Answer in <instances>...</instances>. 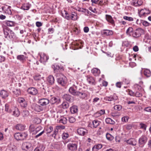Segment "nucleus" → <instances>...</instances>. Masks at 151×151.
<instances>
[{"instance_id":"24","label":"nucleus","mask_w":151,"mask_h":151,"mask_svg":"<svg viewBox=\"0 0 151 151\" xmlns=\"http://www.w3.org/2000/svg\"><path fill=\"white\" fill-rule=\"evenodd\" d=\"M106 20L108 22H109L112 24H114V20L111 15L106 14Z\"/></svg>"},{"instance_id":"47","label":"nucleus","mask_w":151,"mask_h":151,"mask_svg":"<svg viewBox=\"0 0 151 151\" xmlns=\"http://www.w3.org/2000/svg\"><path fill=\"white\" fill-rule=\"evenodd\" d=\"M123 18L124 19L128 20L129 21H132L133 20V18L132 17L124 16V17Z\"/></svg>"},{"instance_id":"36","label":"nucleus","mask_w":151,"mask_h":151,"mask_svg":"<svg viewBox=\"0 0 151 151\" xmlns=\"http://www.w3.org/2000/svg\"><path fill=\"white\" fill-rule=\"evenodd\" d=\"M106 139L109 141L112 140L114 138V137L110 134L107 133L106 134Z\"/></svg>"},{"instance_id":"22","label":"nucleus","mask_w":151,"mask_h":151,"mask_svg":"<svg viewBox=\"0 0 151 151\" xmlns=\"http://www.w3.org/2000/svg\"><path fill=\"white\" fill-rule=\"evenodd\" d=\"M102 147V145L99 144L95 145L92 148V151H99V150Z\"/></svg>"},{"instance_id":"13","label":"nucleus","mask_w":151,"mask_h":151,"mask_svg":"<svg viewBox=\"0 0 151 151\" xmlns=\"http://www.w3.org/2000/svg\"><path fill=\"white\" fill-rule=\"evenodd\" d=\"M52 67L55 73H60L63 70V69L62 68L60 67L58 65L56 64L53 65Z\"/></svg>"},{"instance_id":"11","label":"nucleus","mask_w":151,"mask_h":151,"mask_svg":"<svg viewBox=\"0 0 151 151\" xmlns=\"http://www.w3.org/2000/svg\"><path fill=\"white\" fill-rule=\"evenodd\" d=\"M50 102L52 104H58L60 102V99L58 98L55 97H52L50 99Z\"/></svg>"},{"instance_id":"7","label":"nucleus","mask_w":151,"mask_h":151,"mask_svg":"<svg viewBox=\"0 0 151 151\" xmlns=\"http://www.w3.org/2000/svg\"><path fill=\"white\" fill-rule=\"evenodd\" d=\"M144 33L143 30L140 28L137 29L132 34L133 36L135 38L139 37Z\"/></svg>"},{"instance_id":"21","label":"nucleus","mask_w":151,"mask_h":151,"mask_svg":"<svg viewBox=\"0 0 151 151\" xmlns=\"http://www.w3.org/2000/svg\"><path fill=\"white\" fill-rule=\"evenodd\" d=\"M25 126L21 124H17L15 127L16 129L19 130L21 131H23L25 130Z\"/></svg>"},{"instance_id":"42","label":"nucleus","mask_w":151,"mask_h":151,"mask_svg":"<svg viewBox=\"0 0 151 151\" xmlns=\"http://www.w3.org/2000/svg\"><path fill=\"white\" fill-rule=\"evenodd\" d=\"M141 22L142 23V24L145 27L148 26L150 24L147 21L142 20H141Z\"/></svg>"},{"instance_id":"63","label":"nucleus","mask_w":151,"mask_h":151,"mask_svg":"<svg viewBox=\"0 0 151 151\" xmlns=\"http://www.w3.org/2000/svg\"><path fill=\"white\" fill-rule=\"evenodd\" d=\"M42 129V127H39L35 129V130L36 131V132L38 133L39 131H40Z\"/></svg>"},{"instance_id":"23","label":"nucleus","mask_w":151,"mask_h":151,"mask_svg":"<svg viewBox=\"0 0 151 151\" xmlns=\"http://www.w3.org/2000/svg\"><path fill=\"white\" fill-rule=\"evenodd\" d=\"M70 111L72 114H75L78 111V108L76 106H73L70 108Z\"/></svg>"},{"instance_id":"60","label":"nucleus","mask_w":151,"mask_h":151,"mask_svg":"<svg viewBox=\"0 0 151 151\" xmlns=\"http://www.w3.org/2000/svg\"><path fill=\"white\" fill-rule=\"evenodd\" d=\"M144 110L147 111L151 112V107H148L145 108Z\"/></svg>"},{"instance_id":"5","label":"nucleus","mask_w":151,"mask_h":151,"mask_svg":"<svg viewBox=\"0 0 151 151\" xmlns=\"http://www.w3.org/2000/svg\"><path fill=\"white\" fill-rule=\"evenodd\" d=\"M147 140V138L145 135H142L139 139L138 140V144L139 146L140 147H142L146 143Z\"/></svg>"},{"instance_id":"58","label":"nucleus","mask_w":151,"mask_h":151,"mask_svg":"<svg viewBox=\"0 0 151 151\" xmlns=\"http://www.w3.org/2000/svg\"><path fill=\"white\" fill-rule=\"evenodd\" d=\"M89 10L91 11L92 12H93L94 13H97V12L96 11V9L95 8L93 9L92 7H89Z\"/></svg>"},{"instance_id":"51","label":"nucleus","mask_w":151,"mask_h":151,"mask_svg":"<svg viewBox=\"0 0 151 151\" xmlns=\"http://www.w3.org/2000/svg\"><path fill=\"white\" fill-rule=\"evenodd\" d=\"M42 95L44 96H47V93H48V91H46L45 90L44 88H43V89L42 91Z\"/></svg>"},{"instance_id":"8","label":"nucleus","mask_w":151,"mask_h":151,"mask_svg":"<svg viewBox=\"0 0 151 151\" xmlns=\"http://www.w3.org/2000/svg\"><path fill=\"white\" fill-rule=\"evenodd\" d=\"M50 103V101L47 99L43 98L39 100V103L42 106H46Z\"/></svg>"},{"instance_id":"54","label":"nucleus","mask_w":151,"mask_h":151,"mask_svg":"<svg viewBox=\"0 0 151 151\" xmlns=\"http://www.w3.org/2000/svg\"><path fill=\"white\" fill-rule=\"evenodd\" d=\"M35 129L34 125H31L29 127V130L31 132H32L34 131V130H35Z\"/></svg>"},{"instance_id":"34","label":"nucleus","mask_w":151,"mask_h":151,"mask_svg":"<svg viewBox=\"0 0 151 151\" xmlns=\"http://www.w3.org/2000/svg\"><path fill=\"white\" fill-rule=\"evenodd\" d=\"M14 94L16 96H17L20 94V91L19 89H16L13 91Z\"/></svg>"},{"instance_id":"1","label":"nucleus","mask_w":151,"mask_h":151,"mask_svg":"<svg viewBox=\"0 0 151 151\" xmlns=\"http://www.w3.org/2000/svg\"><path fill=\"white\" fill-rule=\"evenodd\" d=\"M69 92L74 95L78 96L81 98L84 99L86 96V92L85 91H77L73 87H70L69 89Z\"/></svg>"},{"instance_id":"41","label":"nucleus","mask_w":151,"mask_h":151,"mask_svg":"<svg viewBox=\"0 0 151 151\" xmlns=\"http://www.w3.org/2000/svg\"><path fill=\"white\" fill-rule=\"evenodd\" d=\"M134 86L136 89L138 90L139 91H141L142 89V86L138 85V84H135L134 85Z\"/></svg>"},{"instance_id":"3","label":"nucleus","mask_w":151,"mask_h":151,"mask_svg":"<svg viewBox=\"0 0 151 151\" xmlns=\"http://www.w3.org/2000/svg\"><path fill=\"white\" fill-rule=\"evenodd\" d=\"M27 135V134L25 132L16 133L14 134V137L17 140H22L24 139Z\"/></svg>"},{"instance_id":"17","label":"nucleus","mask_w":151,"mask_h":151,"mask_svg":"<svg viewBox=\"0 0 151 151\" xmlns=\"http://www.w3.org/2000/svg\"><path fill=\"white\" fill-rule=\"evenodd\" d=\"M150 12L149 10H147L146 9H141L139 13V15L140 17L142 16H145V14H150Z\"/></svg>"},{"instance_id":"45","label":"nucleus","mask_w":151,"mask_h":151,"mask_svg":"<svg viewBox=\"0 0 151 151\" xmlns=\"http://www.w3.org/2000/svg\"><path fill=\"white\" fill-rule=\"evenodd\" d=\"M69 136V134L68 133H64L62 134V138L63 139H66Z\"/></svg>"},{"instance_id":"59","label":"nucleus","mask_w":151,"mask_h":151,"mask_svg":"<svg viewBox=\"0 0 151 151\" xmlns=\"http://www.w3.org/2000/svg\"><path fill=\"white\" fill-rule=\"evenodd\" d=\"M9 105L6 104L5 105V111L7 112H10V110L9 109Z\"/></svg>"},{"instance_id":"26","label":"nucleus","mask_w":151,"mask_h":151,"mask_svg":"<svg viewBox=\"0 0 151 151\" xmlns=\"http://www.w3.org/2000/svg\"><path fill=\"white\" fill-rule=\"evenodd\" d=\"M144 75L147 78L150 77L151 76L150 71L148 69H145L144 72Z\"/></svg>"},{"instance_id":"20","label":"nucleus","mask_w":151,"mask_h":151,"mask_svg":"<svg viewBox=\"0 0 151 151\" xmlns=\"http://www.w3.org/2000/svg\"><path fill=\"white\" fill-rule=\"evenodd\" d=\"M47 81L49 84L52 85L54 83L55 81L54 77L52 75L49 76L47 78Z\"/></svg>"},{"instance_id":"18","label":"nucleus","mask_w":151,"mask_h":151,"mask_svg":"<svg viewBox=\"0 0 151 151\" xmlns=\"http://www.w3.org/2000/svg\"><path fill=\"white\" fill-rule=\"evenodd\" d=\"M67 147L69 150H74L76 149L77 146L75 144L69 143Z\"/></svg>"},{"instance_id":"37","label":"nucleus","mask_w":151,"mask_h":151,"mask_svg":"<svg viewBox=\"0 0 151 151\" xmlns=\"http://www.w3.org/2000/svg\"><path fill=\"white\" fill-rule=\"evenodd\" d=\"M100 122L97 120H95L93 122V127L94 128H96L99 124Z\"/></svg>"},{"instance_id":"30","label":"nucleus","mask_w":151,"mask_h":151,"mask_svg":"<svg viewBox=\"0 0 151 151\" xmlns=\"http://www.w3.org/2000/svg\"><path fill=\"white\" fill-rule=\"evenodd\" d=\"M133 29L132 27H129L126 31V33L127 35H130L132 33L134 32Z\"/></svg>"},{"instance_id":"38","label":"nucleus","mask_w":151,"mask_h":151,"mask_svg":"<svg viewBox=\"0 0 151 151\" xmlns=\"http://www.w3.org/2000/svg\"><path fill=\"white\" fill-rule=\"evenodd\" d=\"M114 108V109L115 110H117V111H119L122 109V107L121 105H117L115 106Z\"/></svg>"},{"instance_id":"2","label":"nucleus","mask_w":151,"mask_h":151,"mask_svg":"<svg viewBox=\"0 0 151 151\" xmlns=\"http://www.w3.org/2000/svg\"><path fill=\"white\" fill-rule=\"evenodd\" d=\"M58 83L62 86H64L66 83L67 79L66 77L63 74L60 73L57 78Z\"/></svg>"},{"instance_id":"46","label":"nucleus","mask_w":151,"mask_h":151,"mask_svg":"<svg viewBox=\"0 0 151 151\" xmlns=\"http://www.w3.org/2000/svg\"><path fill=\"white\" fill-rule=\"evenodd\" d=\"M53 129V128L52 126H50L47 129V134L50 133Z\"/></svg>"},{"instance_id":"53","label":"nucleus","mask_w":151,"mask_h":151,"mask_svg":"<svg viewBox=\"0 0 151 151\" xmlns=\"http://www.w3.org/2000/svg\"><path fill=\"white\" fill-rule=\"evenodd\" d=\"M69 121L70 123H73L75 121V118L73 117H70L69 118Z\"/></svg>"},{"instance_id":"39","label":"nucleus","mask_w":151,"mask_h":151,"mask_svg":"<svg viewBox=\"0 0 151 151\" xmlns=\"http://www.w3.org/2000/svg\"><path fill=\"white\" fill-rule=\"evenodd\" d=\"M104 33L106 35L109 36L112 35L113 34V32L112 30H106V32H104Z\"/></svg>"},{"instance_id":"9","label":"nucleus","mask_w":151,"mask_h":151,"mask_svg":"<svg viewBox=\"0 0 151 151\" xmlns=\"http://www.w3.org/2000/svg\"><path fill=\"white\" fill-rule=\"evenodd\" d=\"M118 99V97L116 95H114L110 96H106L104 98V100L105 101H111L116 100Z\"/></svg>"},{"instance_id":"33","label":"nucleus","mask_w":151,"mask_h":151,"mask_svg":"<svg viewBox=\"0 0 151 151\" xmlns=\"http://www.w3.org/2000/svg\"><path fill=\"white\" fill-rule=\"evenodd\" d=\"M106 123L113 124L115 123V122L112 120L111 118H108L106 119L105 120Z\"/></svg>"},{"instance_id":"4","label":"nucleus","mask_w":151,"mask_h":151,"mask_svg":"<svg viewBox=\"0 0 151 151\" xmlns=\"http://www.w3.org/2000/svg\"><path fill=\"white\" fill-rule=\"evenodd\" d=\"M22 148L23 150L26 151H32L33 149L31 143L27 142L22 143Z\"/></svg>"},{"instance_id":"16","label":"nucleus","mask_w":151,"mask_h":151,"mask_svg":"<svg viewBox=\"0 0 151 151\" xmlns=\"http://www.w3.org/2000/svg\"><path fill=\"white\" fill-rule=\"evenodd\" d=\"M127 142L129 145H131L133 146H135L137 144V141L134 138H130L127 140Z\"/></svg>"},{"instance_id":"19","label":"nucleus","mask_w":151,"mask_h":151,"mask_svg":"<svg viewBox=\"0 0 151 151\" xmlns=\"http://www.w3.org/2000/svg\"><path fill=\"white\" fill-rule=\"evenodd\" d=\"M87 81L89 83L92 85H95V80L94 78L91 76H87Z\"/></svg>"},{"instance_id":"49","label":"nucleus","mask_w":151,"mask_h":151,"mask_svg":"<svg viewBox=\"0 0 151 151\" xmlns=\"http://www.w3.org/2000/svg\"><path fill=\"white\" fill-rule=\"evenodd\" d=\"M78 11L79 12H87L89 14V11L87 9H85L82 8H79Z\"/></svg>"},{"instance_id":"31","label":"nucleus","mask_w":151,"mask_h":151,"mask_svg":"<svg viewBox=\"0 0 151 151\" xmlns=\"http://www.w3.org/2000/svg\"><path fill=\"white\" fill-rule=\"evenodd\" d=\"M67 119L66 118L62 117H61V119L59 120V122L60 123L63 124H66L67 122Z\"/></svg>"},{"instance_id":"50","label":"nucleus","mask_w":151,"mask_h":151,"mask_svg":"<svg viewBox=\"0 0 151 151\" xmlns=\"http://www.w3.org/2000/svg\"><path fill=\"white\" fill-rule=\"evenodd\" d=\"M58 132V130L57 129H55L53 133L52 134V136L54 137L55 139H56V136Z\"/></svg>"},{"instance_id":"6","label":"nucleus","mask_w":151,"mask_h":151,"mask_svg":"<svg viewBox=\"0 0 151 151\" xmlns=\"http://www.w3.org/2000/svg\"><path fill=\"white\" fill-rule=\"evenodd\" d=\"M5 37L8 39H11L14 36V32L12 30L5 29L4 31Z\"/></svg>"},{"instance_id":"10","label":"nucleus","mask_w":151,"mask_h":151,"mask_svg":"<svg viewBox=\"0 0 151 151\" xmlns=\"http://www.w3.org/2000/svg\"><path fill=\"white\" fill-rule=\"evenodd\" d=\"M27 92L33 95H36L38 92L37 90L33 87L29 88L27 90Z\"/></svg>"},{"instance_id":"35","label":"nucleus","mask_w":151,"mask_h":151,"mask_svg":"<svg viewBox=\"0 0 151 151\" xmlns=\"http://www.w3.org/2000/svg\"><path fill=\"white\" fill-rule=\"evenodd\" d=\"M26 57L23 55H18L17 57V59L20 61H23L25 60Z\"/></svg>"},{"instance_id":"55","label":"nucleus","mask_w":151,"mask_h":151,"mask_svg":"<svg viewBox=\"0 0 151 151\" xmlns=\"http://www.w3.org/2000/svg\"><path fill=\"white\" fill-rule=\"evenodd\" d=\"M27 102L25 101L21 104V106L24 108L26 107L27 106Z\"/></svg>"},{"instance_id":"57","label":"nucleus","mask_w":151,"mask_h":151,"mask_svg":"<svg viewBox=\"0 0 151 151\" xmlns=\"http://www.w3.org/2000/svg\"><path fill=\"white\" fill-rule=\"evenodd\" d=\"M70 18H71V19L73 20H75L76 19V16L74 14H71L70 15Z\"/></svg>"},{"instance_id":"14","label":"nucleus","mask_w":151,"mask_h":151,"mask_svg":"<svg viewBox=\"0 0 151 151\" xmlns=\"http://www.w3.org/2000/svg\"><path fill=\"white\" fill-rule=\"evenodd\" d=\"M63 98L64 99L70 102L73 101V97L69 94H64L63 96Z\"/></svg>"},{"instance_id":"25","label":"nucleus","mask_w":151,"mask_h":151,"mask_svg":"<svg viewBox=\"0 0 151 151\" xmlns=\"http://www.w3.org/2000/svg\"><path fill=\"white\" fill-rule=\"evenodd\" d=\"M91 72L96 76L99 75L100 73V70L97 68H94L92 69L91 70Z\"/></svg>"},{"instance_id":"40","label":"nucleus","mask_w":151,"mask_h":151,"mask_svg":"<svg viewBox=\"0 0 151 151\" xmlns=\"http://www.w3.org/2000/svg\"><path fill=\"white\" fill-rule=\"evenodd\" d=\"M62 106L64 109H66L69 107V104L67 102H64L62 103Z\"/></svg>"},{"instance_id":"29","label":"nucleus","mask_w":151,"mask_h":151,"mask_svg":"<svg viewBox=\"0 0 151 151\" xmlns=\"http://www.w3.org/2000/svg\"><path fill=\"white\" fill-rule=\"evenodd\" d=\"M13 114L14 116L16 117H18L19 115V112L18 109L17 108H15L14 109V111H13Z\"/></svg>"},{"instance_id":"32","label":"nucleus","mask_w":151,"mask_h":151,"mask_svg":"<svg viewBox=\"0 0 151 151\" xmlns=\"http://www.w3.org/2000/svg\"><path fill=\"white\" fill-rule=\"evenodd\" d=\"M48 56L45 54H43L42 56H41V59L43 62H46L48 59Z\"/></svg>"},{"instance_id":"12","label":"nucleus","mask_w":151,"mask_h":151,"mask_svg":"<svg viewBox=\"0 0 151 151\" xmlns=\"http://www.w3.org/2000/svg\"><path fill=\"white\" fill-rule=\"evenodd\" d=\"M77 132L81 136H84L87 133V131L86 129L82 128L78 129Z\"/></svg>"},{"instance_id":"15","label":"nucleus","mask_w":151,"mask_h":151,"mask_svg":"<svg viewBox=\"0 0 151 151\" xmlns=\"http://www.w3.org/2000/svg\"><path fill=\"white\" fill-rule=\"evenodd\" d=\"M0 94L2 99H5L8 96L9 93L5 90H1L0 91Z\"/></svg>"},{"instance_id":"27","label":"nucleus","mask_w":151,"mask_h":151,"mask_svg":"<svg viewBox=\"0 0 151 151\" xmlns=\"http://www.w3.org/2000/svg\"><path fill=\"white\" fill-rule=\"evenodd\" d=\"M4 23L7 26L9 27L14 26L15 24L14 22L11 21H6L4 22Z\"/></svg>"},{"instance_id":"44","label":"nucleus","mask_w":151,"mask_h":151,"mask_svg":"<svg viewBox=\"0 0 151 151\" xmlns=\"http://www.w3.org/2000/svg\"><path fill=\"white\" fill-rule=\"evenodd\" d=\"M29 111L27 110H23L22 113V114L23 116H27L29 115Z\"/></svg>"},{"instance_id":"61","label":"nucleus","mask_w":151,"mask_h":151,"mask_svg":"<svg viewBox=\"0 0 151 151\" xmlns=\"http://www.w3.org/2000/svg\"><path fill=\"white\" fill-rule=\"evenodd\" d=\"M48 33L49 34H52L54 31V29L53 28H49L48 29Z\"/></svg>"},{"instance_id":"62","label":"nucleus","mask_w":151,"mask_h":151,"mask_svg":"<svg viewBox=\"0 0 151 151\" xmlns=\"http://www.w3.org/2000/svg\"><path fill=\"white\" fill-rule=\"evenodd\" d=\"M18 101V102L20 104L25 101L24 99L22 98L19 99Z\"/></svg>"},{"instance_id":"28","label":"nucleus","mask_w":151,"mask_h":151,"mask_svg":"<svg viewBox=\"0 0 151 151\" xmlns=\"http://www.w3.org/2000/svg\"><path fill=\"white\" fill-rule=\"evenodd\" d=\"M30 6V5L29 4L26 3L23 4L21 8L24 10H28L29 9Z\"/></svg>"},{"instance_id":"64","label":"nucleus","mask_w":151,"mask_h":151,"mask_svg":"<svg viewBox=\"0 0 151 151\" xmlns=\"http://www.w3.org/2000/svg\"><path fill=\"white\" fill-rule=\"evenodd\" d=\"M10 151H17L16 147L14 146L12 147L10 149Z\"/></svg>"},{"instance_id":"48","label":"nucleus","mask_w":151,"mask_h":151,"mask_svg":"<svg viewBox=\"0 0 151 151\" xmlns=\"http://www.w3.org/2000/svg\"><path fill=\"white\" fill-rule=\"evenodd\" d=\"M45 132V131L44 130H43L41 132H40L39 133H38L37 134V135H35L34 136V138H37L41 136Z\"/></svg>"},{"instance_id":"43","label":"nucleus","mask_w":151,"mask_h":151,"mask_svg":"<svg viewBox=\"0 0 151 151\" xmlns=\"http://www.w3.org/2000/svg\"><path fill=\"white\" fill-rule=\"evenodd\" d=\"M142 96V93L140 91H137L135 93V96L136 97H141Z\"/></svg>"},{"instance_id":"56","label":"nucleus","mask_w":151,"mask_h":151,"mask_svg":"<svg viewBox=\"0 0 151 151\" xmlns=\"http://www.w3.org/2000/svg\"><path fill=\"white\" fill-rule=\"evenodd\" d=\"M65 128V127L62 125L57 126L56 127L55 129H57L58 130L59 129H64Z\"/></svg>"},{"instance_id":"52","label":"nucleus","mask_w":151,"mask_h":151,"mask_svg":"<svg viewBox=\"0 0 151 151\" xmlns=\"http://www.w3.org/2000/svg\"><path fill=\"white\" fill-rule=\"evenodd\" d=\"M139 125L141 128L144 129L145 130H146L147 126L145 124L141 123Z\"/></svg>"}]
</instances>
